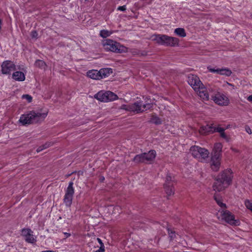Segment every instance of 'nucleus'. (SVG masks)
Instances as JSON below:
<instances>
[{
	"instance_id": "obj_42",
	"label": "nucleus",
	"mask_w": 252,
	"mask_h": 252,
	"mask_svg": "<svg viewBox=\"0 0 252 252\" xmlns=\"http://www.w3.org/2000/svg\"><path fill=\"white\" fill-rule=\"evenodd\" d=\"M247 99H248L249 101H250V102H252V95H251L249 96L248 97V98H247Z\"/></svg>"
},
{
	"instance_id": "obj_25",
	"label": "nucleus",
	"mask_w": 252,
	"mask_h": 252,
	"mask_svg": "<svg viewBox=\"0 0 252 252\" xmlns=\"http://www.w3.org/2000/svg\"><path fill=\"white\" fill-rule=\"evenodd\" d=\"M100 79L105 78L112 73V69L109 68H102L99 70Z\"/></svg>"
},
{
	"instance_id": "obj_11",
	"label": "nucleus",
	"mask_w": 252,
	"mask_h": 252,
	"mask_svg": "<svg viewBox=\"0 0 252 252\" xmlns=\"http://www.w3.org/2000/svg\"><path fill=\"white\" fill-rule=\"evenodd\" d=\"M188 82L194 91L198 89L199 87L203 85L199 78L196 75L193 74L189 75Z\"/></svg>"
},
{
	"instance_id": "obj_41",
	"label": "nucleus",
	"mask_w": 252,
	"mask_h": 252,
	"mask_svg": "<svg viewBox=\"0 0 252 252\" xmlns=\"http://www.w3.org/2000/svg\"><path fill=\"white\" fill-rule=\"evenodd\" d=\"M97 240L98 242L100 244V246H104L100 238H97Z\"/></svg>"
},
{
	"instance_id": "obj_34",
	"label": "nucleus",
	"mask_w": 252,
	"mask_h": 252,
	"mask_svg": "<svg viewBox=\"0 0 252 252\" xmlns=\"http://www.w3.org/2000/svg\"><path fill=\"white\" fill-rule=\"evenodd\" d=\"M50 146V143H46L45 145H44L43 146H42V147H40L38 148L36 150V151L37 153H39V152H41L42 150H43V149H45L49 147Z\"/></svg>"
},
{
	"instance_id": "obj_19",
	"label": "nucleus",
	"mask_w": 252,
	"mask_h": 252,
	"mask_svg": "<svg viewBox=\"0 0 252 252\" xmlns=\"http://www.w3.org/2000/svg\"><path fill=\"white\" fill-rule=\"evenodd\" d=\"M12 78L16 81L22 82L26 79L25 74L22 71H16L13 73Z\"/></svg>"
},
{
	"instance_id": "obj_39",
	"label": "nucleus",
	"mask_w": 252,
	"mask_h": 252,
	"mask_svg": "<svg viewBox=\"0 0 252 252\" xmlns=\"http://www.w3.org/2000/svg\"><path fill=\"white\" fill-rule=\"evenodd\" d=\"M104 246H100L99 249L96 250L95 252H104Z\"/></svg>"
},
{
	"instance_id": "obj_47",
	"label": "nucleus",
	"mask_w": 252,
	"mask_h": 252,
	"mask_svg": "<svg viewBox=\"0 0 252 252\" xmlns=\"http://www.w3.org/2000/svg\"><path fill=\"white\" fill-rule=\"evenodd\" d=\"M118 207H116L115 208V209H118Z\"/></svg>"
},
{
	"instance_id": "obj_33",
	"label": "nucleus",
	"mask_w": 252,
	"mask_h": 252,
	"mask_svg": "<svg viewBox=\"0 0 252 252\" xmlns=\"http://www.w3.org/2000/svg\"><path fill=\"white\" fill-rule=\"evenodd\" d=\"M23 99H26L28 102H31L32 99V97L29 94H24L22 96Z\"/></svg>"
},
{
	"instance_id": "obj_23",
	"label": "nucleus",
	"mask_w": 252,
	"mask_h": 252,
	"mask_svg": "<svg viewBox=\"0 0 252 252\" xmlns=\"http://www.w3.org/2000/svg\"><path fill=\"white\" fill-rule=\"evenodd\" d=\"M222 148V145L220 143H217L215 144L213 150L212 155H218L219 157H221Z\"/></svg>"
},
{
	"instance_id": "obj_30",
	"label": "nucleus",
	"mask_w": 252,
	"mask_h": 252,
	"mask_svg": "<svg viewBox=\"0 0 252 252\" xmlns=\"http://www.w3.org/2000/svg\"><path fill=\"white\" fill-rule=\"evenodd\" d=\"M35 65L41 68H44L46 64L43 61L38 60L35 62Z\"/></svg>"
},
{
	"instance_id": "obj_38",
	"label": "nucleus",
	"mask_w": 252,
	"mask_h": 252,
	"mask_svg": "<svg viewBox=\"0 0 252 252\" xmlns=\"http://www.w3.org/2000/svg\"><path fill=\"white\" fill-rule=\"evenodd\" d=\"M245 130L249 134H251L252 133V130H251V128L248 126H246L245 127Z\"/></svg>"
},
{
	"instance_id": "obj_22",
	"label": "nucleus",
	"mask_w": 252,
	"mask_h": 252,
	"mask_svg": "<svg viewBox=\"0 0 252 252\" xmlns=\"http://www.w3.org/2000/svg\"><path fill=\"white\" fill-rule=\"evenodd\" d=\"M216 131L219 132L220 136L226 141L229 142L230 140L231 136L224 132V129L223 128L217 126L216 128Z\"/></svg>"
},
{
	"instance_id": "obj_9",
	"label": "nucleus",
	"mask_w": 252,
	"mask_h": 252,
	"mask_svg": "<svg viewBox=\"0 0 252 252\" xmlns=\"http://www.w3.org/2000/svg\"><path fill=\"white\" fill-rule=\"evenodd\" d=\"M1 68L2 74H10L12 71L16 70V65L10 61H5L2 63Z\"/></svg>"
},
{
	"instance_id": "obj_35",
	"label": "nucleus",
	"mask_w": 252,
	"mask_h": 252,
	"mask_svg": "<svg viewBox=\"0 0 252 252\" xmlns=\"http://www.w3.org/2000/svg\"><path fill=\"white\" fill-rule=\"evenodd\" d=\"M152 121L156 124H159L161 123L160 119L157 117H153Z\"/></svg>"
},
{
	"instance_id": "obj_29",
	"label": "nucleus",
	"mask_w": 252,
	"mask_h": 252,
	"mask_svg": "<svg viewBox=\"0 0 252 252\" xmlns=\"http://www.w3.org/2000/svg\"><path fill=\"white\" fill-rule=\"evenodd\" d=\"M113 33L112 31H110L106 30H103L100 32V35L103 38H106L109 36Z\"/></svg>"
},
{
	"instance_id": "obj_12",
	"label": "nucleus",
	"mask_w": 252,
	"mask_h": 252,
	"mask_svg": "<svg viewBox=\"0 0 252 252\" xmlns=\"http://www.w3.org/2000/svg\"><path fill=\"white\" fill-rule=\"evenodd\" d=\"M22 235L28 243L33 244L36 242V237L33 236V231L30 229H23Z\"/></svg>"
},
{
	"instance_id": "obj_37",
	"label": "nucleus",
	"mask_w": 252,
	"mask_h": 252,
	"mask_svg": "<svg viewBox=\"0 0 252 252\" xmlns=\"http://www.w3.org/2000/svg\"><path fill=\"white\" fill-rule=\"evenodd\" d=\"M117 10H120V11H124L126 10V6L123 5V6H119L117 8Z\"/></svg>"
},
{
	"instance_id": "obj_14",
	"label": "nucleus",
	"mask_w": 252,
	"mask_h": 252,
	"mask_svg": "<svg viewBox=\"0 0 252 252\" xmlns=\"http://www.w3.org/2000/svg\"><path fill=\"white\" fill-rule=\"evenodd\" d=\"M199 97L204 100H208L209 95L206 88L203 84L198 89L195 90Z\"/></svg>"
},
{
	"instance_id": "obj_18",
	"label": "nucleus",
	"mask_w": 252,
	"mask_h": 252,
	"mask_svg": "<svg viewBox=\"0 0 252 252\" xmlns=\"http://www.w3.org/2000/svg\"><path fill=\"white\" fill-rule=\"evenodd\" d=\"M228 187V185H225L223 182L218 178L213 185V189L216 191H221Z\"/></svg>"
},
{
	"instance_id": "obj_28",
	"label": "nucleus",
	"mask_w": 252,
	"mask_h": 252,
	"mask_svg": "<svg viewBox=\"0 0 252 252\" xmlns=\"http://www.w3.org/2000/svg\"><path fill=\"white\" fill-rule=\"evenodd\" d=\"M144 155H143V153L139 155H137L135 156L133 158V161L135 163H141V162H145L144 160Z\"/></svg>"
},
{
	"instance_id": "obj_13",
	"label": "nucleus",
	"mask_w": 252,
	"mask_h": 252,
	"mask_svg": "<svg viewBox=\"0 0 252 252\" xmlns=\"http://www.w3.org/2000/svg\"><path fill=\"white\" fill-rule=\"evenodd\" d=\"M221 157L218 155H212L211 167L213 170L217 171L220 167Z\"/></svg>"
},
{
	"instance_id": "obj_21",
	"label": "nucleus",
	"mask_w": 252,
	"mask_h": 252,
	"mask_svg": "<svg viewBox=\"0 0 252 252\" xmlns=\"http://www.w3.org/2000/svg\"><path fill=\"white\" fill-rule=\"evenodd\" d=\"M165 34H155L152 36V40L160 45H164L166 37Z\"/></svg>"
},
{
	"instance_id": "obj_6",
	"label": "nucleus",
	"mask_w": 252,
	"mask_h": 252,
	"mask_svg": "<svg viewBox=\"0 0 252 252\" xmlns=\"http://www.w3.org/2000/svg\"><path fill=\"white\" fill-rule=\"evenodd\" d=\"M94 98L100 101L108 102L115 100L118 98L117 95L110 91H101L94 96Z\"/></svg>"
},
{
	"instance_id": "obj_16",
	"label": "nucleus",
	"mask_w": 252,
	"mask_h": 252,
	"mask_svg": "<svg viewBox=\"0 0 252 252\" xmlns=\"http://www.w3.org/2000/svg\"><path fill=\"white\" fill-rule=\"evenodd\" d=\"M216 127L212 125H206L200 127L199 132L201 134L205 135L216 132Z\"/></svg>"
},
{
	"instance_id": "obj_2",
	"label": "nucleus",
	"mask_w": 252,
	"mask_h": 252,
	"mask_svg": "<svg viewBox=\"0 0 252 252\" xmlns=\"http://www.w3.org/2000/svg\"><path fill=\"white\" fill-rule=\"evenodd\" d=\"M102 44L104 49L107 51H112L117 53L127 52V48L126 47L111 39L103 40Z\"/></svg>"
},
{
	"instance_id": "obj_3",
	"label": "nucleus",
	"mask_w": 252,
	"mask_h": 252,
	"mask_svg": "<svg viewBox=\"0 0 252 252\" xmlns=\"http://www.w3.org/2000/svg\"><path fill=\"white\" fill-rule=\"evenodd\" d=\"M151 107L150 104H143L141 101H137L130 105H123L121 108L136 113L142 112Z\"/></svg>"
},
{
	"instance_id": "obj_5",
	"label": "nucleus",
	"mask_w": 252,
	"mask_h": 252,
	"mask_svg": "<svg viewBox=\"0 0 252 252\" xmlns=\"http://www.w3.org/2000/svg\"><path fill=\"white\" fill-rule=\"evenodd\" d=\"M217 215L219 220H224L231 225H238L239 224V221L235 220L234 216L225 209L220 210Z\"/></svg>"
},
{
	"instance_id": "obj_4",
	"label": "nucleus",
	"mask_w": 252,
	"mask_h": 252,
	"mask_svg": "<svg viewBox=\"0 0 252 252\" xmlns=\"http://www.w3.org/2000/svg\"><path fill=\"white\" fill-rule=\"evenodd\" d=\"M190 153L194 158L201 162L205 161L210 154L208 150L197 146L191 147Z\"/></svg>"
},
{
	"instance_id": "obj_24",
	"label": "nucleus",
	"mask_w": 252,
	"mask_h": 252,
	"mask_svg": "<svg viewBox=\"0 0 252 252\" xmlns=\"http://www.w3.org/2000/svg\"><path fill=\"white\" fill-rule=\"evenodd\" d=\"M87 76L93 79L99 80L100 75L99 71L97 70L93 69L89 70L87 72Z\"/></svg>"
},
{
	"instance_id": "obj_10",
	"label": "nucleus",
	"mask_w": 252,
	"mask_h": 252,
	"mask_svg": "<svg viewBox=\"0 0 252 252\" xmlns=\"http://www.w3.org/2000/svg\"><path fill=\"white\" fill-rule=\"evenodd\" d=\"M212 99L218 105L227 106L229 103L228 97L223 94L218 93L212 96Z\"/></svg>"
},
{
	"instance_id": "obj_44",
	"label": "nucleus",
	"mask_w": 252,
	"mask_h": 252,
	"mask_svg": "<svg viewBox=\"0 0 252 252\" xmlns=\"http://www.w3.org/2000/svg\"><path fill=\"white\" fill-rule=\"evenodd\" d=\"M227 85H229V86H232V87H234V86H233V85H232V84H230V83H227Z\"/></svg>"
},
{
	"instance_id": "obj_7",
	"label": "nucleus",
	"mask_w": 252,
	"mask_h": 252,
	"mask_svg": "<svg viewBox=\"0 0 252 252\" xmlns=\"http://www.w3.org/2000/svg\"><path fill=\"white\" fill-rule=\"evenodd\" d=\"M233 172L230 169H227L222 171L218 177V178L228 186L231 184L233 179Z\"/></svg>"
},
{
	"instance_id": "obj_17",
	"label": "nucleus",
	"mask_w": 252,
	"mask_h": 252,
	"mask_svg": "<svg viewBox=\"0 0 252 252\" xmlns=\"http://www.w3.org/2000/svg\"><path fill=\"white\" fill-rule=\"evenodd\" d=\"M208 70L211 72L216 73L217 74L225 75L226 76H229L232 72L228 68H212L211 67H208Z\"/></svg>"
},
{
	"instance_id": "obj_32",
	"label": "nucleus",
	"mask_w": 252,
	"mask_h": 252,
	"mask_svg": "<svg viewBox=\"0 0 252 252\" xmlns=\"http://www.w3.org/2000/svg\"><path fill=\"white\" fill-rule=\"evenodd\" d=\"M245 205L246 208L252 212V201L250 200H245Z\"/></svg>"
},
{
	"instance_id": "obj_40",
	"label": "nucleus",
	"mask_w": 252,
	"mask_h": 252,
	"mask_svg": "<svg viewBox=\"0 0 252 252\" xmlns=\"http://www.w3.org/2000/svg\"><path fill=\"white\" fill-rule=\"evenodd\" d=\"M231 150L234 153H240V151L236 149V148H233V147H232L231 148Z\"/></svg>"
},
{
	"instance_id": "obj_43",
	"label": "nucleus",
	"mask_w": 252,
	"mask_h": 252,
	"mask_svg": "<svg viewBox=\"0 0 252 252\" xmlns=\"http://www.w3.org/2000/svg\"><path fill=\"white\" fill-rule=\"evenodd\" d=\"M64 235L66 236V237H68L70 236V234L68 233H64Z\"/></svg>"
},
{
	"instance_id": "obj_26",
	"label": "nucleus",
	"mask_w": 252,
	"mask_h": 252,
	"mask_svg": "<svg viewBox=\"0 0 252 252\" xmlns=\"http://www.w3.org/2000/svg\"><path fill=\"white\" fill-rule=\"evenodd\" d=\"M174 33L177 35L181 37H184L186 36L185 30L183 28H178L175 29L174 30Z\"/></svg>"
},
{
	"instance_id": "obj_46",
	"label": "nucleus",
	"mask_w": 252,
	"mask_h": 252,
	"mask_svg": "<svg viewBox=\"0 0 252 252\" xmlns=\"http://www.w3.org/2000/svg\"><path fill=\"white\" fill-rule=\"evenodd\" d=\"M100 180H101V181H102L104 180V178L102 177V178L100 179Z\"/></svg>"
},
{
	"instance_id": "obj_27",
	"label": "nucleus",
	"mask_w": 252,
	"mask_h": 252,
	"mask_svg": "<svg viewBox=\"0 0 252 252\" xmlns=\"http://www.w3.org/2000/svg\"><path fill=\"white\" fill-rule=\"evenodd\" d=\"M164 189L165 192L168 196H171L174 193V190L170 185H167L166 184L164 186Z\"/></svg>"
},
{
	"instance_id": "obj_45",
	"label": "nucleus",
	"mask_w": 252,
	"mask_h": 252,
	"mask_svg": "<svg viewBox=\"0 0 252 252\" xmlns=\"http://www.w3.org/2000/svg\"><path fill=\"white\" fill-rule=\"evenodd\" d=\"M54 252L51 251H44V252Z\"/></svg>"
},
{
	"instance_id": "obj_15",
	"label": "nucleus",
	"mask_w": 252,
	"mask_h": 252,
	"mask_svg": "<svg viewBox=\"0 0 252 252\" xmlns=\"http://www.w3.org/2000/svg\"><path fill=\"white\" fill-rule=\"evenodd\" d=\"M164 41V45L174 47L179 45V39L178 38L166 35Z\"/></svg>"
},
{
	"instance_id": "obj_31",
	"label": "nucleus",
	"mask_w": 252,
	"mask_h": 252,
	"mask_svg": "<svg viewBox=\"0 0 252 252\" xmlns=\"http://www.w3.org/2000/svg\"><path fill=\"white\" fill-rule=\"evenodd\" d=\"M215 199L217 204L221 208V209H225L226 205L224 203L222 202L221 199L218 198L217 196L215 197Z\"/></svg>"
},
{
	"instance_id": "obj_36",
	"label": "nucleus",
	"mask_w": 252,
	"mask_h": 252,
	"mask_svg": "<svg viewBox=\"0 0 252 252\" xmlns=\"http://www.w3.org/2000/svg\"><path fill=\"white\" fill-rule=\"evenodd\" d=\"M31 37L34 39H37L38 37V33L35 31H33L31 33Z\"/></svg>"
},
{
	"instance_id": "obj_8",
	"label": "nucleus",
	"mask_w": 252,
	"mask_h": 252,
	"mask_svg": "<svg viewBox=\"0 0 252 252\" xmlns=\"http://www.w3.org/2000/svg\"><path fill=\"white\" fill-rule=\"evenodd\" d=\"M73 184L72 182H70L65 191L63 201L64 204L67 206H70L72 204L73 196L74 193Z\"/></svg>"
},
{
	"instance_id": "obj_20",
	"label": "nucleus",
	"mask_w": 252,
	"mask_h": 252,
	"mask_svg": "<svg viewBox=\"0 0 252 252\" xmlns=\"http://www.w3.org/2000/svg\"><path fill=\"white\" fill-rule=\"evenodd\" d=\"M145 162H150L154 160L156 156V152L155 150H151L148 153H143Z\"/></svg>"
},
{
	"instance_id": "obj_1",
	"label": "nucleus",
	"mask_w": 252,
	"mask_h": 252,
	"mask_svg": "<svg viewBox=\"0 0 252 252\" xmlns=\"http://www.w3.org/2000/svg\"><path fill=\"white\" fill-rule=\"evenodd\" d=\"M48 112L41 113L39 111H32L22 115L19 120L23 125L38 123L43 121L47 116Z\"/></svg>"
}]
</instances>
